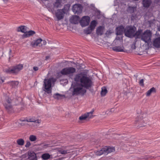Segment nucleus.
<instances>
[{"instance_id": "nucleus-26", "label": "nucleus", "mask_w": 160, "mask_h": 160, "mask_svg": "<svg viewBox=\"0 0 160 160\" xmlns=\"http://www.w3.org/2000/svg\"><path fill=\"white\" fill-rule=\"evenodd\" d=\"M104 148H103L100 150L95 151V154L98 156H100L102 154H105V151H104Z\"/></svg>"}, {"instance_id": "nucleus-3", "label": "nucleus", "mask_w": 160, "mask_h": 160, "mask_svg": "<svg viewBox=\"0 0 160 160\" xmlns=\"http://www.w3.org/2000/svg\"><path fill=\"white\" fill-rule=\"evenodd\" d=\"M23 68L22 64H19L14 67L4 69V72L8 74H17Z\"/></svg>"}, {"instance_id": "nucleus-18", "label": "nucleus", "mask_w": 160, "mask_h": 160, "mask_svg": "<svg viewBox=\"0 0 160 160\" xmlns=\"http://www.w3.org/2000/svg\"><path fill=\"white\" fill-rule=\"evenodd\" d=\"M104 27L100 26L97 29L96 33L98 35H101L103 34Z\"/></svg>"}, {"instance_id": "nucleus-35", "label": "nucleus", "mask_w": 160, "mask_h": 160, "mask_svg": "<svg viewBox=\"0 0 160 160\" xmlns=\"http://www.w3.org/2000/svg\"><path fill=\"white\" fill-rule=\"evenodd\" d=\"M63 96H64L58 93H56L53 95V97L57 99H60L61 98V97Z\"/></svg>"}, {"instance_id": "nucleus-24", "label": "nucleus", "mask_w": 160, "mask_h": 160, "mask_svg": "<svg viewBox=\"0 0 160 160\" xmlns=\"http://www.w3.org/2000/svg\"><path fill=\"white\" fill-rule=\"evenodd\" d=\"M26 121L27 122H34L38 123L41 122V121L40 120L35 119L33 118H29L27 119H26Z\"/></svg>"}, {"instance_id": "nucleus-42", "label": "nucleus", "mask_w": 160, "mask_h": 160, "mask_svg": "<svg viewBox=\"0 0 160 160\" xmlns=\"http://www.w3.org/2000/svg\"><path fill=\"white\" fill-rule=\"evenodd\" d=\"M31 145V143L29 141L27 142V143L25 145V147L27 148L29 147Z\"/></svg>"}, {"instance_id": "nucleus-6", "label": "nucleus", "mask_w": 160, "mask_h": 160, "mask_svg": "<svg viewBox=\"0 0 160 160\" xmlns=\"http://www.w3.org/2000/svg\"><path fill=\"white\" fill-rule=\"evenodd\" d=\"M76 69L73 67H69L63 69L60 72L61 73L64 75H72L76 72Z\"/></svg>"}, {"instance_id": "nucleus-5", "label": "nucleus", "mask_w": 160, "mask_h": 160, "mask_svg": "<svg viewBox=\"0 0 160 160\" xmlns=\"http://www.w3.org/2000/svg\"><path fill=\"white\" fill-rule=\"evenodd\" d=\"M51 80L50 79H45L43 86V90L48 94L52 92Z\"/></svg>"}, {"instance_id": "nucleus-25", "label": "nucleus", "mask_w": 160, "mask_h": 160, "mask_svg": "<svg viewBox=\"0 0 160 160\" xmlns=\"http://www.w3.org/2000/svg\"><path fill=\"white\" fill-rule=\"evenodd\" d=\"M58 152L60 154H66L70 152V150L68 149H60L58 150Z\"/></svg>"}, {"instance_id": "nucleus-46", "label": "nucleus", "mask_w": 160, "mask_h": 160, "mask_svg": "<svg viewBox=\"0 0 160 160\" xmlns=\"http://www.w3.org/2000/svg\"><path fill=\"white\" fill-rule=\"evenodd\" d=\"M20 120L22 122H24L26 121V120L24 119V120Z\"/></svg>"}, {"instance_id": "nucleus-37", "label": "nucleus", "mask_w": 160, "mask_h": 160, "mask_svg": "<svg viewBox=\"0 0 160 160\" xmlns=\"http://www.w3.org/2000/svg\"><path fill=\"white\" fill-rule=\"evenodd\" d=\"M29 139L31 141L33 142L36 140L37 138L34 135H31L29 136Z\"/></svg>"}, {"instance_id": "nucleus-27", "label": "nucleus", "mask_w": 160, "mask_h": 160, "mask_svg": "<svg viewBox=\"0 0 160 160\" xmlns=\"http://www.w3.org/2000/svg\"><path fill=\"white\" fill-rule=\"evenodd\" d=\"M42 159L46 160L49 159L50 158V155L48 153H45L42 154L41 157Z\"/></svg>"}, {"instance_id": "nucleus-19", "label": "nucleus", "mask_w": 160, "mask_h": 160, "mask_svg": "<svg viewBox=\"0 0 160 160\" xmlns=\"http://www.w3.org/2000/svg\"><path fill=\"white\" fill-rule=\"evenodd\" d=\"M42 40L41 39L39 38L35 41L33 45L34 46L41 47L42 45V43L41 42Z\"/></svg>"}, {"instance_id": "nucleus-14", "label": "nucleus", "mask_w": 160, "mask_h": 160, "mask_svg": "<svg viewBox=\"0 0 160 160\" xmlns=\"http://www.w3.org/2000/svg\"><path fill=\"white\" fill-rule=\"evenodd\" d=\"M125 30L124 27L122 26H119L116 28V33L118 35H122L124 31L125 32Z\"/></svg>"}, {"instance_id": "nucleus-44", "label": "nucleus", "mask_w": 160, "mask_h": 160, "mask_svg": "<svg viewBox=\"0 0 160 160\" xmlns=\"http://www.w3.org/2000/svg\"><path fill=\"white\" fill-rule=\"evenodd\" d=\"M42 43H43L42 44L43 45H45L46 44V42L45 40H43V41L42 40Z\"/></svg>"}, {"instance_id": "nucleus-16", "label": "nucleus", "mask_w": 160, "mask_h": 160, "mask_svg": "<svg viewBox=\"0 0 160 160\" xmlns=\"http://www.w3.org/2000/svg\"><path fill=\"white\" fill-rule=\"evenodd\" d=\"M143 33L142 30L138 29L137 31L135 32L134 37H135L136 38H141L142 34Z\"/></svg>"}, {"instance_id": "nucleus-41", "label": "nucleus", "mask_w": 160, "mask_h": 160, "mask_svg": "<svg viewBox=\"0 0 160 160\" xmlns=\"http://www.w3.org/2000/svg\"><path fill=\"white\" fill-rule=\"evenodd\" d=\"M144 80L143 79H141L139 82V84L142 86L144 87V84L143 83Z\"/></svg>"}, {"instance_id": "nucleus-43", "label": "nucleus", "mask_w": 160, "mask_h": 160, "mask_svg": "<svg viewBox=\"0 0 160 160\" xmlns=\"http://www.w3.org/2000/svg\"><path fill=\"white\" fill-rule=\"evenodd\" d=\"M33 69L34 71H37L38 70V67H33Z\"/></svg>"}, {"instance_id": "nucleus-12", "label": "nucleus", "mask_w": 160, "mask_h": 160, "mask_svg": "<svg viewBox=\"0 0 160 160\" xmlns=\"http://www.w3.org/2000/svg\"><path fill=\"white\" fill-rule=\"evenodd\" d=\"M153 45L156 48H160V37L156 38L152 43Z\"/></svg>"}, {"instance_id": "nucleus-15", "label": "nucleus", "mask_w": 160, "mask_h": 160, "mask_svg": "<svg viewBox=\"0 0 160 160\" xmlns=\"http://www.w3.org/2000/svg\"><path fill=\"white\" fill-rule=\"evenodd\" d=\"M105 151V154H107L108 153L113 152L115 151V149L114 147H105L104 148Z\"/></svg>"}, {"instance_id": "nucleus-8", "label": "nucleus", "mask_w": 160, "mask_h": 160, "mask_svg": "<svg viewBox=\"0 0 160 160\" xmlns=\"http://www.w3.org/2000/svg\"><path fill=\"white\" fill-rule=\"evenodd\" d=\"M90 18L88 16H84L82 17L80 21V23L82 27L88 26L90 22Z\"/></svg>"}, {"instance_id": "nucleus-40", "label": "nucleus", "mask_w": 160, "mask_h": 160, "mask_svg": "<svg viewBox=\"0 0 160 160\" xmlns=\"http://www.w3.org/2000/svg\"><path fill=\"white\" fill-rule=\"evenodd\" d=\"M6 102L7 104H11V99L9 97H7L6 99Z\"/></svg>"}, {"instance_id": "nucleus-31", "label": "nucleus", "mask_w": 160, "mask_h": 160, "mask_svg": "<svg viewBox=\"0 0 160 160\" xmlns=\"http://www.w3.org/2000/svg\"><path fill=\"white\" fill-rule=\"evenodd\" d=\"M107 93V90L106 87H102V91L101 92V95L102 96H105Z\"/></svg>"}, {"instance_id": "nucleus-20", "label": "nucleus", "mask_w": 160, "mask_h": 160, "mask_svg": "<svg viewBox=\"0 0 160 160\" xmlns=\"http://www.w3.org/2000/svg\"><path fill=\"white\" fill-rule=\"evenodd\" d=\"M27 27L24 26H21L18 27L17 28V31L18 32H22L25 33L27 32Z\"/></svg>"}, {"instance_id": "nucleus-34", "label": "nucleus", "mask_w": 160, "mask_h": 160, "mask_svg": "<svg viewBox=\"0 0 160 160\" xmlns=\"http://www.w3.org/2000/svg\"><path fill=\"white\" fill-rule=\"evenodd\" d=\"M136 10V8L134 7H129L128 9V11L130 13H132Z\"/></svg>"}, {"instance_id": "nucleus-47", "label": "nucleus", "mask_w": 160, "mask_h": 160, "mask_svg": "<svg viewBox=\"0 0 160 160\" xmlns=\"http://www.w3.org/2000/svg\"><path fill=\"white\" fill-rule=\"evenodd\" d=\"M12 51L11 49H10L9 52V54H10V53Z\"/></svg>"}, {"instance_id": "nucleus-9", "label": "nucleus", "mask_w": 160, "mask_h": 160, "mask_svg": "<svg viewBox=\"0 0 160 160\" xmlns=\"http://www.w3.org/2000/svg\"><path fill=\"white\" fill-rule=\"evenodd\" d=\"M94 111V110L93 109H92L90 112L86 113L80 116L79 118V119L81 120H85L87 118H93V116L92 114Z\"/></svg>"}, {"instance_id": "nucleus-28", "label": "nucleus", "mask_w": 160, "mask_h": 160, "mask_svg": "<svg viewBox=\"0 0 160 160\" xmlns=\"http://www.w3.org/2000/svg\"><path fill=\"white\" fill-rule=\"evenodd\" d=\"M8 83L12 87L15 88L18 84V81H11L8 82Z\"/></svg>"}, {"instance_id": "nucleus-7", "label": "nucleus", "mask_w": 160, "mask_h": 160, "mask_svg": "<svg viewBox=\"0 0 160 160\" xmlns=\"http://www.w3.org/2000/svg\"><path fill=\"white\" fill-rule=\"evenodd\" d=\"M65 11L63 9H58L55 13V15L58 21H60L63 19L65 14Z\"/></svg>"}, {"instance_id": "nucleus-32", "label": "nucleus", "mask_w": 160, "mask_h": 160, "mask_svg": "<svg viewBox=\"0 0 160 160\" xmlns=\"http://www.w3.org/2000/svg\"><path fill=\"white\" fill-rule=\"evenodd\" d=\"M97 24V22L95 20H93L91 22L90 25L89 27L91 28L94 30Z\"/></svg>"}, {"instance_id": "nucleus-10", "label": "nucleus", "mask_w": 160, "mask_h": 160, "mask_svg": "<svg viewBox=\"0 0 160 160\" xmlns=\"http://www.w3.org/2000/svg\"><path fill=\"white\" fill-rule=\"evenodd\" d=\"M82 7L81 5L76 4L73 5L72 10L75 13L78 14L82 12Z\"/></svg>"}, {"instance_id": "nucleus-36", "label": "nucleus", "mask_w": 160, "mask_h": 160, "mask_svg": "<svg viewBox=\"0 0 160 160\" xmlns=\"http://www.w3.org/2000/svg\"><path fill=\"white\" fill-rule=\"evenodd\" d=\"M70 7V5L69 4L65 5L64 8L62 9H63V11H65V13L68 11Z\"/></svg>"}, {"instance_id": "nucleus-1", "label": "nucleus", "mask_w": 160, "mask_h": 160, "mask_svg": "<svg viewBox=\"0 0 160 160\" xmlns=\"http://www.w3.org/2000/svg\"><path fill=\"white\" fill-rule=\"evenodd\" d=\"M74 80L76 83L73 87V95H83L86 92L85 89H88L93 85L91 78L82 72L76 74Z\"/></svg>"}, {"instance_id": "nucleus-33", "label": "nucleus", "mask_w": 160, "mask_h": 160, "mask_svg": "<svg viewBox=\"0 0 160 160\" xmlns=\"http://www.w3.org/2000/svg\"><path fill=\"white\" fill-rule=\"evenodd\" d=\"M93 30L89 27L86 29L84 30V32L85 33L87 34H90Z\"/></svg>"}, {"instance_id": "nucleus-2", "label": "nucleus", "mask_w": 160, "mask_h": 160, "mask_svg": "<svg viewBox=\"0 0 160 160\" xmlns=\"http://www.w3.org/2000/svg\"><path fill=\"white\" fill-rule=\"evenodd\" d=\"M152 33L148 30L145 31L142 34L141 40L148 45L151 42Z\"/></svg>"}, {"instance_id": "nucleus-30", "label": "nucleus", "mask_w": 160, "mask_h": 160, "mask_svg": "<svg viewBox=\"0 0 160 160\" xmlns=\"http://www.w3.org/2000/svg\"><path fill=\"white\" fill-rule=\"evenodd\" d=\"M4 105L6 109L8 111H10L12 109V106L11 104H7L6 103H5Z\"/></svg>"}, {"instance_id": "nucleus-49", "label": "nucleus", "mask_w": 160, "mask_h": 160, "mask_svg": "<svg viewBox=\"0 0 160 160\" xmlns=\"http://www.w3.org/2000/svg\"><path fill=\"white\" fill-rule=\"evenodd\" d=\"M134 49H135V45H134Z\"/></svg>"}, {"instance_id": "nucleus-21", "label": "nucleus", "mask_w": 160, "mask_h": 160, "mask_svg": "<svg viewBox=\"0 0 160 160\" xmlns=\"http://www.w3.org/2000/svg\"><path fill=\"white\" fill-rule=\"evenodd\" d=\"M151 3V0H143L142 4L144 7H148Z\"/></svg>"}, {"instance_id": "nucleus-39", "label": "nucleus", "mask_w": 160, "mask_h": 160, "mask_svg": "<svg viewBox=\"0 0 160 160\" xmlns=\"http://www.w3.org/2000/svg\"><path fill=\"white\" fill-rule=\"evenodd\" d=\"M114 109L113 108H112L110 110H108L106 111V114H110L112 113V112L114 111Z\"/></svg>"}, {"instance_id": "nucleus-29", "label": "nucleus", "mask_w": 160, "mask_h": 160, "mask_svg": "<svg viewBox=\"0 0 160 160\" xmlns=\"http://www.w3.org/2000/svg\"><path fill=\"white\" fill-rule=\"evenodd\" d=\"M155 92V89L153 87L151 88L150 90H148L146 92V95L147 96H149L153 92Z\"/></svg>"}, {"instance_id": "nucleus-23", "label": "nucleus", "mask_w": 160, "mask_h": 160, "mask_svg": "<svg viewBox=\"0 0 160 160\" xmlns=\"http://www.w3.org/2000/svg\"><path fill=\"white\" fill-rule=\"evenodd\" d=\"M124 48L123 46H115L112 48V50L117 52H122Z\"/></svg>"}, {"instance_id": "nucleus-11", "label": "nucleus", "mask_w": 160, "mask_h": 160, "mask_svg": "<svg viewBox=\"0 0 160 160\" xmlns=\"http://www.w3.org/2000/svg\"><path fill=\"white\" fill-rule=\"evenodd\" d=\"M28 160H37V155L33 152H29L28 153Z\"/></svg>"}, {"instance_id": "nucleus-45", "label": "nucleus", "mask_w": 160, "mask_h": 160, "mask_svg": "<svg viewBox=\"0 0 160 160\" xmlns=\"http://www.w3.org/2000/svg\"><path fill=\"white\" fill-rule=\"evenodd\" d=\"M4 81L2 79H0V83H2L4 82Z\"/></svg>"}, {"instance_id": "nucleus-38", "label": "nucleus", "mask_w": 160, "mask_h": 160, "mask_svg": "<svg viewBox=\"0 0 160 160\" xmlns=\"http://www.w3.org/2000/svg\"><path fill=\"white\" fill-rule=\"evenodd\" d=\"M17 142L19 145L22 146L24 144V141L22 139H19L17 140Z\"/></svg>"}, {"instance_id": "nucleus-13", "label": "nucleus", "mask_w": 160, "mask_h": 160, "mask_svg": "<svg viewBox=\"0 0 160 160\" xmlns=\"http://www.w3.org/2000/svg\"><path fill=\"white\" fill-rule=\"evenodd\" d=\"M79 20V16L76 15L72 16L70 19V21L71 23L76 24H78Z\"/></svg>"}, {"instance_id": "nucleus-17", "label": "nucleus", "mask_w": 160, "mask_h": 160, "mask_svg": "<svg viewBox=\"0 0 160 160\" xmlns=\"http://www.w3.org/2000/svg\"><path fill=\"white\" fill-rule=\"evenodd\" d=\"M35 32L32 30H30L28 32H26V33H24L23 35V37L24 38H26L32 36L35 34Z\"/></svg>"}, {"instance_id": "nucleus-4", "label": "nucleus", "mask_w": 160, "mask_h": 160, "mask_svg": "<svg viewBox=\"0 0 160 160\" xmlns=\"http://www.w3.org/2000/svg\"><path fill=\"white\" fill-rule=\"evenodd\" d=\"M136 30V28L135 26H127L125 30V35L129 38H133Z\"/></svg>"}, {"instance_id": "nucleus-48", "label": "nucleus", "mask_w": 160, "mask_h": 160, "mask_svg": "<svg viewBox=\"0 0 160 160\" xmlns=\"http://www.w3.org/2000/svg\"><path fill=\"white\" fill-rule=\"evenodd\" d=\"M49 58V57H46V59H48V58Z\"/></svg>"}, {"instance_id": "nucleus-22", "label": "nucleus", "mask_w": 160, "mask_h": 160, "mask_svg": "<svg viewBox=\"0 0 160 160\" xmlns=\"http://www.w3.org/2000/svg\"><path fill=\"white\" fill-rule=\"evenodd\" d=\"M64 0H56V2L53 4L54 7L55 8H58L61 6V3L62 1Z\"/></svg>"}]
</instances>
